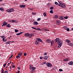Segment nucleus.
<instances>
[{"label":"nucleus","instance_id":"obj_1","mask_svg":"<svg viewBox=\"0 0 73 73\" xmlns=\"http://www.w3.org/2000/svg\"><path fill=\"white\" fill-rule=\"evenodd\" d=\"M55 41L56 42H58V47L60 48V47L61 46V45H62V41L61 40H60L58 38H56V39L55 40Z\"/></svg>","mask_w":73,"mask_h":73},{"label":"nucleus","instance_id":"obj_2","mask_svg":"<svg viewBox=\"0 0 73 73\" xmlns=\"http://www.w3.org/2000/svg\"><path fill=\"white\" fill-rule=\"evenodd\" d=\"M39 41L41 42H43V41H42V40L40 38H36V40L35 42V45H38L40 44Z\"/></svg>","mask_w":73,"mask_h":73},{"label":"nucleus","instance_id":"obj_3","mask_svg":"<svg viewBox=\"0 0 73 73\" xmlns=\"http://www.w3.org/2000/svg\"><path fill=\"white\" fill-rule=\"evenodd\" d=\"M46 65L47 67H52V65L51 64V63L49 62L46 63Z\"/></svg>","mask_w":73,"mask_h":73},{"label":"nucleus","instance_id":"obj_4","mask_svg":"<svg viewBox=\"0 0 73 73\" xmlns=\"http://www.w3.org/2000/svg\"><path fill=\"white\" fill-rule=\"evenodd\" d=\"M60 7H62V8H65V4L64 3H62L61 5H60Z\"/></svg>","mask_w":73,"mask_h":73},{"label":"nucleus","instance_id":"obj_5","mask_svg":"<svg viewBox=\"0 0 73 73\" xmlns=\"http://www.w3.org/2000/svg\"><path fill=\"white\" fill-rule=\"evenodd\" d=\"M34 36V34H33V33L29 34V37L30 38H32V36Z\"/></svg>","mask_w":73,"mask_h":73},{"label":"nucleus","instance_id":"obj_6","mask_svg":"<svg viewBox=\"0 0 73 73\" xmlns=\"http://www.w3.org/2000/svg\"><path fill=\"white\" fill-rule=\"evenodd\" d=\"M56 22L57 23V24L58 25H59L60 24H61V23L60 22V21L59 20H56Z\"/></svg>","mask_w":73,"mask_h":73},{"label":"nucleus","instance_id":"obj_7","mask_svg":"<svg viewBox=\"0 0 73 73\" xmlns=\"http://www.w3.org/2000/svg\"><path fill=\"white\" fill-rule=\"evenodd\" d=\"M19 7L21 8H25V5H19Z\"/></svg>","mask_w":73,"mask_h":73},{"label":"nucleus","instance_id":"obj_8","mask_svg":"<svg viewBox=\"0 0 73 73\" xmlns=\"http://www.w3.org/2000/svg\"><path fill=\"white\" fill-rule=\"evenodd\" d=\"M69 58H67L65 59H64L63 61H69Z\"/></svg>","mask_w":73,"mask_h":73},{"label":"nucleus","instance_id":"obj_9","mask_svg":"<svg viewBox=\"0 0 73 73\" xmlns=\"http://www.w3.org/2000/svg\"><path fill=\"white\" fill-rule=\"evenodd\" d=\"M68 64L70 65H73V62L72 61H70Z\"/></svg>","mask_w":73,"mask_h":73},{"label":"nucleus","instance_id":"obj_10","mask_svg":"<svg viewBox=\"0 0 73 73\" xmlns=\"http://www.w3.org/2000/svg\"><path fill=\"white\" fill-rule=\"evenodd\" d=\"M7 25V23L5 22V21H4L3 23V25H2V27H3V26H5V25Z\"/></svg>","mask_w":73,"mask_h":73},{"label":"nucleus","instance_id":"obj_11","mask_svg":"<svg viewBox=\"0 0 73 73\" xmlns=\"http://www.w3.org/2000/svg\"><path fill=\"white\" fill-rule=\"evenodd\" d=\"M29 33H26L25 34V37H27V36H29Z\"/></svg>","mask_w":73,"mask_h":73},{"label":"nucleus","instance_id":"obj_12","mask_svg":"<svg viewBox=\"0 0 73 73\" xmlns=\"http://www.w3.org/2000/svg\"><path fill=\"white\" fill-rule=\"evenodd\" d=\"M66 42H67L68 43H68H70V42H71V41L70 40H68V39H66V40H65Z\"/></svg>","mask_w":73,"mask_h":73},{"label":"nucleus","instance_id":"obj_13","mask_svg":"<svg viewBox=\"0 0 73 73\" xmlns=\"http://www.w3.org/2000/svg\"><path fill=\"white\" fill-rule=\"evenodd\" d=\"M59 19L60 20H62L64 19V17L62 16H60Z\"/></svg>","mask_w":73,"mask_h":73},{"label":"nucleus","instance_id":"obj_14","mask_svg":"<svg viewBox=\"0 0 73 73\" xmlns=\"http://www.w3.org/2000/svg\"><path fill=\"white\" fill-rule=\"evenodd\" d=\"M58 2L59 4H58L59 6H60L61 4H62V2L61 1H58Z\"/></svg>","mask_w":73,"mask_h":73},{"label":"nucleus","instance_id":"obj_15","mask_svg":"<svg viewBox=\"0 0 73 73\" xmlns=\"http://www.w3.org/2000/svg\"><path fill=\"white\" fill-rule=\"evenodd\" d=\"M51 41V40L50 39H47L46 40V42H48L49 43V42H50Z\"/></svg>","mask_w":73,"mask_h":73},{"label":"nucleus","instance_id":"obj_16","mask_svg":"<svg viewBox=\"0 0 73 73\" xmlns=\"http://www.w3.org/2000/svg\"><path fill=\"white\" fill-rule=\"evenodd\" d=\"M68 44L69 45H70V46H73V43H68Z\"/></svg>","mask_w":73,"mask_h":73},{"label":"nucleus","instance_id":"obj_17","mask_svg":"<svg viewBox=\"0 0 73 73\" xmlns=\"http://www.w3.org/2000/svg\"><path fill=\"white\" fill-rule=\"evenodd\" d=\"M45 59V60H48V56H44L43 57Z\"/></svg>","mask_w":73,"mask_h":73},{"label":"nucleus","instance_id":"obj_18","mask_svg":"<svg viewBox=\"0 0 73 73\" xmlns=\"http://www.w3.org/2000/svg\"><path fill=\"white\" fill-rule=\"evenodd\" d=\"M34 25H37V24H38V22L36 21H35L34 23Z\"/></svg>","mask_w":73,"mask_h":73},{"label":"nucleus","instance_id":"obj_19","mask_svg":"<svg viewBox=\"0 0 73 73\" xmlns=\"http://www.w3.org/2000/svg\"><path fill=\"white\" fill-rule=\"evenodd\" d=\"M10 10L11 12H13V11H15V10L13 9V8L10 9Z\"/></svg>","mask_w":73,"mask_h":73},{"label":"nucleus","instance_id":"obj_20","mask_svg":"<svg viewBox=\"0 0 73 73\" xmlns=\"http://www.w3.org/2000/svg\"><path fill=\"white\" fill-rule=\"evenodd\" d=\"M41 65H45V64H46V62H43V63H41Z\"/></svg>","mask_w":73,"mask_h":73},{"label":"nucleus","instance_id":"obj_21","mask_svg":"<svg viewBox=\"0 0 73 73\" xmlns=\"http://www.w3.org/2000/svg\"><path fill=\"white\" fill-rule=\"evenodd\" d=\"M23 33V32H21L20 33H19L17 34L16 35L19 36V35H21V34H22V33Z\"/></svg>","mask_w":73,"mask_h":73},{"label":"nucleus","instance_id":"obj_22","mask_svg":"<svg viewBox=\"0 0 73 73\" xmlns=\"http://www.w3.org/2000/svg\"><path fill=\"white\" fill-rule=\"evenodd\" d=\"M43 30L45 31H49V29H43Z\"/></svg>","mask_w":73,"mask_h":73},{"label":"nucleus","instance_id":"obj_23","mask_svg":"<svg viewBox=\"0 0 73 73\" xmlns=\"http://www.w3.org/2000/svg\"><path fill=\"white\" fill-rule=\"evenodd\" d=\"M22 54H23V53L22 52H20V53H18V55L19 56H21V55H22Z\"/></svg>","mask_w":73,"mask_h":73},{"label":"nucleus","instance_id":"obj_24","mask_svg":"<svg viewBox=\"0 0 73 73\" xmlns=\"http://www.w3.org/2000/svg\"><path fill=\"white\" fill-rule=\"evenodd\" d=\"M58 16L57 15H55L54 17V18H55V19H58Z\"/></svg>","mask_w":73,"mask_h":73},{"label":"nucleus","instance_id":"obj_25","mask_svg":"<svg viewBox=\"0 0 73 73\" xmlns=\"http://www.w3.org/2000/svg\"><path fill=\"white\" fill-rule=\"evenodd\" d=\"M7 27L8 28H9L11 27V25H10V24H9L7 25Z\"/></svg>","mask_w":73,"mask_h":73},{"label":"nucleus","instance_id":"obj_26","mask_svg":"<svg viewBox=\"0 0 73 73\" xmlns=\"http://www.w3.org/2000/svg\"><path fill=\"white\" fill-rule=\"evenodd\" d=\"M51 42V45H52V44H53V43H54V40H52V41H51V42Z\"/></svg>","mask_w":73,"mask_h":73},{"label":"nucleus","instance_id":"obj_27","mask_svg":"<svg viewBox=\"0 0 73 73\" xmlns=\"http://www.w3.org/2000/svg\"><path fill=\"white\" fill-rule=\"evenodd\" d=\"M36 30H38V31H42V30L40 28H37V29Z\"/></svg>","mask_w":73,"mask_h":73},{"label":"nucleus","instance_id":"obj_28","mask_svg":"<svg viewBox=\"0 0 73 73\" xmlns=\"http://www.w3.org/2000/svg\"><path fill=\"white\" fill-rule=\"evenodd\" d=\"M43 15L45 17H46V13H43Z\"/></svg>","mask_w":73,"mask_h":73},{"label":"nucleus","instance_id":"obj_29","mask_svg":"<svg viewBox=\"0 0 73 73\" xmlns=\"http://www.w3.org/2000/svg\"><path fill=\"white\" fill-rule=\"evenodd\" d=\"M11 42L10 41H7L5 43V44H10Z\"/></svg>","mask_w":73,"mask_h":73},{"label":"nucleus","instance_id":"obj_30","mask_svg":"<svg viewBox=\"0 0 73 73\" xmlns=\"http://www.w3.org/2000/svg\"><path fill=\"white\" fill-rule=\"evenodd\" d=\"M0 10H1V11H2V12L4 11V9H3V8L1 7L0 8Z\"/></svg>","mask_w":73,"mask_h":73},{"label":"nucleus","instance_id":"obj_31","mask_svg":"<svg viewBox=\"0 0 73 73\" xmlns=\"http://www.w3.org/2000/svg\"><path fill=\"white\" fill-rule=\"evenodd\" d=\"M15 33H17V32H19V30L15 29Z\"/></svg>","mask_w":73,"mask_h":73},{"label":"nucleus","instance_id":"obj_32","mask_svg":"<svg viewBox=\"0 0 73 73\" xmlns=\"http://www.w3.org/2000/svg\"><path fill=\"white\" fill-rule=\"evenodd\" d=\"M50 13H53V10H51L50 11Z\"/></svg>","mask_w":73,"mask_h":73},{"label":"nucleus","instance_id":"obj_33","mask_svg":"<svg viewBox=\"0 0 73 73\" xmlns=\"http://www.w3.org/2000/svg\"><path fill=\"white\" fill-rule=\"evenodd\" d=\"M6 11L7 12H9V13H11V11L10 10H6Z\"/></svg>","mask_w":73,"mask_h":73},{"label":"nucleus","instance_id":"obj_34","mask_svg":"<svg viewBox=\"0 0 73 73\" xmlns=\"http://www.w3.org/2000/svg\"><path fill=\"white\" fill-rule=\"evenodd\" d=\"M31 69H33V70H35V69H36V68L35 67H33Z\"/></svg>","mask_w":73,"mask_h":73},{"label":"nucleus","instance_id":"obj_35","mask_svg":"<svg viewBox=\"0 0 73 73\" xmlns=\"http://www.w3.org/2000/svg\"><path fill=\"white\" fill-rule=\"evenodd\" d=\"M68 16L65 17H64V19H68Z\"/></svg>","mask_w":73,"mask_h":73},{"label":"nucleus","instance_id":"obj_36","mask_svg":"<svg viewBox=\"0 0 73 73\" xmlns=\"http://www.w3.org/2000/svg\"><path fill=\"white\" fill-rule=\"evenodd\" d=\"M30 68H32L33 67V65H30Z\"/></svg>","mask_w":73,"mask_h":73},{"label":"nucleus","instance_id":"obj_37","mask_svg":"<svg viewBox=\"0 0 73 73\" xmlns=\"http://www.w3.org/2000/svg\"><path fill=\"white\" fill-rule=\"evenodd\" d=\"M64 29H66V28H67V27L66 26H64L63 27Z\"/></svg>","mask_w":73,"mask_h":73},{"label":"nucleus","instance_id":"obj_38","mask_svg":"<svg viewBox=\"0 0 73 73\" xmlns=\"http://www.w3.org/2000/svg\"><path fill=\"white\" fill-rule=\"evenodd\" d=\"M35 72V71L33 70H32L31 71V73H33V72Z\"/></svg>","mask_w":73,"mask_h":73},{"label":"nucleus","instance_id":"obj_39","mask_svg":"<svg viewBox=\"0 0 73 73\" xmlns=\"http://www.w3.org/2000/svg\"><path fill=\"white\" fill-rule=\"evenodd\" d=\"M17 58H20V56L19 55H18L16 56Z\"/></svg>","mask_w":73,"mask_h":73},{"label":"nucleus","instance_id":"obj_40","mask_svg":"<svg viewBox=\"0 0 73 73\" xmlns=\"http://www.w3.org/2000/svg\"><path fill=\"white\" fill-rule=\"evenodd\" d=\"M59 72H62V71H63V70L62 69H59Z\"/></svg>","mask_w":73,"mask_h":73},{"label":"nucleus","instance_id":"obj_41","mask_svg":"<svg viewBox=\"0 0 73 73\" xmlns=\"http://www.w3.org/2000/svg\"><path fill=\"white\" fill-rule=\"evenodd\" d=\"M32 15H35L36 14V13H32Z\"/></svg>","mask_w":73,"mask_h":73},{"label":"nucleus","instance_id":"obj_42","mask_svg":"<svg viewBox=\"0 0 73 73\" xmlns=\"http://www.w3.org/2000/svg\"><path fill=\"white\" fill-rule=\"evenodd\" d=\"M55 4H56V5H58V3L57 2H55Z\"/></svg>","mask_w":73,"mask_h":73},{"label":"nucleus","instance_id":"obj_43","mask_svg":"<svg viewBox=\"0 0 73 73\" xmlns=\"http://www.w3.org/2000/svg\"><path fill=\"white\" fill-rule=\"evenodd\" d=\"M54 8V7H52L50 8V9H53Z\"/></svg>","mask_w":73,"mask_h":73},{"label":"nucleus","instance_id":"obj_44","mask_svg":"<svg viewBox=\"0 0 73 73\" xmlns=\"http://www.w3.org/2000/svg\"><path fill=\"white\" fill-rule=\"evenodd\" d=\"M4 71H3V68L2 69V73H4Z\"/></svg>","mask_w":73,"mask_h":73},{"label":"nucleus","instance_id":"obj_45","mask_svg":"<svg viewBox=\"0 0 73 73\" xmlns=\"http://www.w3.org/2000/svg\"><path fill=\"white\" fill-rule=\"evenodd\" d=\"M32 29H36H36H36L35 28L32 27Z\"/></svg>","mask_w":73,"mask_h":73},{"label":"nucleus","instance_id":"obj_46","mask_svg":"<svg viewBox=\"0 0 73 73\" xmlns=\"http://www.w3.org/2000/svg\"><path fill=\"white\" fill-rule=\"evenodd\" d=\"M41 20V18H38L37 19V21H40Z\"/></svg>","mask_w":73,"mask_h":73},{"label":"nucleus","instance_id":"obj_47","mask_svg":"<svg viewBox=\"0 0 73 73\" xmlns=\"http://www.w3.org/2000/svg\"><path fill=\"white\" fill-rule=\"evenodd\" d=\"M66 30H67V31H69V28H67Z\"/></svg>","mask_w":73,"mask_h":73},{"label":"nucleus","instance_id":"obj_48","mask_svg":"<svg viewBox=\"0 0 73 73\" xmlns=\"http://www.w3.org/2000/svg\"><path fill=\"white\" fill-rule=\"evenodd\" d=\"M13 55H12L11 56H10V58H12V57L13 56Z\"/></svg>","mask_w":73,"mask_h":73},{"label":"nucleus","instance_id":"obj_49","mask_svg":"<svg viewBox=\"0 0 73 73\" xmlns=\"http://www.w3.org/2000/svg\"><path fill=\"white\" fill-rule=\"evenodd\" d=\"M24 56H26L27 55V53H24Z\"/></svg>","mask_w":73,"mask_h":73},{"label":"nucleus","instance_id":"obj_50","mask_svg":"<svg viewBox=\"0 0 73 73\" xmlns=\"http://www.w3.org/2000/svg\"><path fill=\"white\" fill-rule=\"evenodd\" d=\"M43 58V57H40V59L41 60V59H42V58Z\"/></svg>","mask_w":73,"mask_h":73},{"label":"nucleus","instance_id":"obj_51","mask_svg":"<svg viewBox=\"0 0 73 73\" xmlns=\"http://www.w3.org/2000/svg\"><path fill=\"white\" fill-rule=\"evenodd\" d=\"M8 73V72H7V71H5L4 72V73Z\"/></svg>","mask_w":73,"mask_h":73},{"label":"nucleus","instance_id":"obj_52","mask_svg":"<svg viewBox=\"0 0 73 73\" xmlns=\"http://www.w3.org/2000/svg\"><path fill=\"white\" fill-rule=\"evenodd\" d=\"M1 38H3V37H5V36H1Z\"/></svg>","mask_w":73,"mask_h":73},{"label":"nucleus","instance_id":"obj_53","mask_svg":"<svg viewBox=\"0 0 73 73\" xmlns=\"http://www.w3.org/2000/svg\"><path fill=\"white\" fill-rule=\"evenodd\" d=\"M15 20H12V23H14V22H15Z\"/></svg>","mask_w":73,"mask_h":73},{"label":"nucleus","instance_id":"obj_54","mask_svg":"<svg viewBox=\"0 0 73 73\" xmlns=\"http://www.w3.org/2000/svg\"><path fill=\"white\" fill-rule=\"evenodd\" d=\"M9 68H10V70H11V69H12V67H11V66H10Z\"/></svg>","mask_w":73,"mask_h":73},{"label":"nucleus","instance_id":"obj_55","mask_svg":"<svg viewBox=\"0 0 73 73\" xmlns=\"http://www.w3.org/2000/svg\"><path fill=\"white\" fill-rule=\"evenodd\" d=\"M3 41H4L5 40V38H3Z\"/></svg>","mask_w":73,"mask_h":73},{"label":"nucleus","instance_id":"obj_56","mask_svg":"<svg viewBox=\"0 0 73 73\" xmlns=\"http://www.w3.org/2000/svg\"><path fill=\"white\" fill-rule=\"evenodd\" d=\"M46 54H47V53H45L44 54V55H46Z\"/></svg>","mask_w":73,"mask_h":73},{"label":"nucleus","instance_id":"obj_57","mask_svg":"<svg viewBox=\"0 0 73 73\" xmlns=\"http://www.w3.org/2000/svg\"><path fill=\"white\" fill-rule=\"evenodd\" d=\"M7 39H5V40L4 41V42H5L6 41H7Z\"/></svg>","mask_w":73,"mask_h":73},{"label":"nucleus","instance_id":"obj_58","mask_svg":"<svg viewBox=\"0 0 73 73\" xmlns=\"http://www.w3.org/2000/svg\"><path fill=\"white\" fill-rule=\"evenodd\" d=\"M15 65H14L13 66V68H15Z\"/></svg>","mask_w":73,"mask_h":73},{"label":"nucleus","instance_id":"obj_59","mask_svg":"<svg viewBox=\"0 0 73 73\" xmlns=\"http://www.w3.org/2000/svg\"><path fill=\"white\" fill-rule=\"evenodd\" d=\"M18 69H19V70H20V67H19L18 68Z\"/></svg>","mask_w":73,"mask_h":73},{"label":"nucleus","instance_id":"obj_60","mask_svg":"<svg viewBox=\"0 0 73 73\" xmlns=\"http://www.w3.org/2000/svg\"><path fill=\"white\" fill-rule=\"evenodd\" d=\"M14 41H11V42H13H13H14Z\"/></svg>","mask_w":73,"mask_h":73},{"label":"nucleus","instance_id":"obj_61","mask_svg":"<svg viewBox=\"0 0 73 73\" xmlns=\"http://www.w3.org/2000/svg\"><path fill=\"white\" fill-rule=\"evenodd\" d=\"M51 70H54V68H52V69H51Z\"/></svg>","mask_w":73,"mask_h":73},{"label":"nucleus","instance_id":"obj_62","mask_svg":"<svg viewBox=\"0 0 73 73\" xmlns=\"http://www.w3.org/2000/svg\"><path fill=\"white\" fill-rule=\"evenodd\" d=\"M18 73H20V71H18L17 72Z\"/></svg>","mask_w":73,"mask_h":73},{"label":"nucleus","instance_id":"obj_63","mask_svg":"<svg viewBox=\"0 0 73 73\" xmlns=\"http://www.w3.org/2000/svg\"><path fill=\"white\" fill-rule=\"evenodd\" d=\"M30 9L31 10H33V9L32 8V9Z\"/></svg>","mask_w":73,"mask_h":73},{"label":"nucleus","instance_id":"obj_64","mask_svg":"<svg viewBox=\"0 0 73 73\" xmlns=\"http://www.w3.org/2000/svg\"><path fill=\"white\" fill-rule=\"evenodd\" d=\"M3 67H4V68H5V65H4L3 66Z\"/></svg>","mask_w":73,"mask_h":73}]
</instances>
